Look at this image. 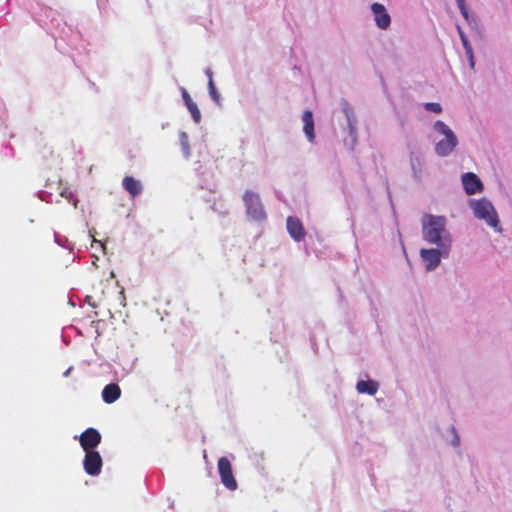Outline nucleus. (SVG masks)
Instances as JSON below:
<instances>
[{"mask_svg":"<svg viewBox=\"0 0 512 512\" xmlns=\"http://www.w3.org/2000/svg\"><path fill=\"white\" fill-rule=\"evenodd\" d=\"M422 232L427 242L443 249L444 257H448L451 247V237L446 229V218L444 216L426 215L423 219Z\"/></svg>","mask_w":512,"mask_h":512,"instance_id":"nucleus-1","label":"nucleus"},{"mask_svg":"<svg viewBox=\"0 0 512 512\" xmlns=\"http://www.w3.org/2000/svg\"><path fill=\"white\" fill-rule=\"evenodd\" d=\"M475 217L484 220L489 226L500 231L498 214L492 203L487 199L477 200L473 204Z\"/></svg>","mask_w":512,"mask_h":512,"instance_id":"nucleus-2","label":"nucleus"},{"mask_svg":"<svg viewBox=\"0 0 512 512\" xmlns=\"http://www.w3.org/2000/svg\"><path fill=\"white\" fill-rule=\"evenodd\" d=\"M246 212L253 220L261 221L266 218L264 207L257 193L247 190L243 195Z\"/></svg>","mask_w":512,"mask_h":512,"instance_id":"nucleus-3","label":"nucleus"},{"mask_svg":"<svg viewBox=\"0 0 512 512\" xmlns=\"http://www.w3.org/2000/svg\"><path fill=\"white\" fill-rule=\"evenodd\" d=\"M218 472L222 484L229 490L234 491L237 489V481L234 478L232 467L227 457H221L218 460Z\"/></svg>","mask_w":512,"mask_h":512,"instance_id":"nucleus-4","label":"nucleus"},{"mask_svg":"<svg viewBox=\"0 0 512 512\" xmlns=\"http://www.w3.org/2000/svg\"><path fill=\"white\" fill-rule=\"evenodd\" d=\"M102 457L97 451H85L83 460L84 471L90 476H98L102 469Z\"/></svg>","mask_w":512,"mask_h":512,"instance_id":"nucleus-5","label":"nucleus"},{"mask_svg":"<svg viewBox=\"0 0 512 512\" xmlns=\"http://www.w3.org/2000/svg\"><path fill=\"white\" fill-rule=\"evenodd\" d=\"M101 434L95 428H87L79 436L80 446L84 451H94L101 442Z\"/></svg>","mask_w":512,"mask_h":512,"instance_id":"nucleus-6","label":"nucleus"},{"mask_svg":"<svg viewBox=\"0 0 512 512\" xmlns=\"http://www.w3.org/2000/svg\"><path fill=\"white\" fill-rule=\"evenodd\" d=\"M420 254L429 271L435 269L440 264L441 257H444L443 249L441 248L422 249Z\"/></svg>","mask_w":512,"mask_h":512,"instance_id":"nucleus-7","label":"nucleus"},{"mask_svg":"<svg viewBox=\"0 0 512 512\" xmlns=\"http://www.w3.org/2000/svg\"><path fill=\"white\" fill-rule=\"evenodd\" d=\"M287 231L290 236L297 242L302 241L306 236V231L300 219L289 216L286 220Z\"/></svg>","mask_w":512,"mask_h":512,"instance_id":"nucleus-8","label":"nucleus"},{"mask_svg":"<svg viewBox=\"0 0 512 512\" xmlns=\"http://www.w3.org/2000/svg\"><path fill=\"white\" fill-rule=\"evenodd\" d=\"M371 9L374 14L377 26L383 30L387 29L390 26L391 18L390 15L387 13L384 5L380 3H374L372 4Z\"/></svg>","mask_w":512,"mask_h":512,"instance_id":"nucleus-9","label":"nucleus"},{"mask_svg":"<svg viewBox=\"0 0 512 512\" xmlns=\"http://www.w3.org/2000/svg\"><path fill=\"white\" fill-rule=\"evenodd\" d=\"M462 183H463L465 192L468 195H473L477 192H480L483 188V185H482V182L480 181V179L476 176V174H474L472 172L463 174Z\"/></svg>","mask_w":512,"mask_h":512,"instance_id":"nucleus-10","label":"nucleus"},{"mask_svg":"<svg viewBox=\"0 0 512 512\" xmlns=\"http://www.w3.org/2000/svg\"><path fill=\"white\" fill-rule=\"evenodd\" d=\"M457 144H458V139H457L456 135L445 137L444 139H442L436 143L435 152L439 156H442V157L447 156L454 150V148L457 146Z\"/></svg>","mask_w":512,"mask_h":512,"instance_id":"nucleus-11","label":"nucleus"},{"mask_svg":"<svg viewBox=\"0 0 512 512\" xmlns=\"http://www.w3.org/2000/svg\"><path fill=\"white\" fill-rule=\"evenodd\" d=\"M120 396L121 389L116 383H110L106 385L102 391V399L107 404L114 403L120 398Z\"/></svg>","mask_w":512,"mask_h":512,"instance_id":"nucleus-12","label":"nucleus"},{"mask_svg":"<svg viewBox=\"0 0 512 512\" xmlns=\"http://www.w3.org/2000/svg\"><path fill=\"white\" fill-rule=\"evenodd\" d=\"M181 93L185 105L189 112L191 113L194 122L199 123L201 121V113L200 110L198 109L197 104L191 99L189 93L185 88H181Z\"/></svg>","mask_w":512,"mask_h":512,"instance_id":"nucleus-13","label":"nucleus"},{"mask_svg":"<svg viewBox=\"0 0 512 512\" xmlns=\"http://www.w3.org/2000/svg\"><path fill=\"white\" fill-rule=\"evenodd\" d=\"M303 120V131L305 135L307 136L308 140L310 142H313L315 139V133H314V120H313V114L310 110H306L303 113L302 116Z\"/></svg>","mask_w":512,"mask_h":512,"instance_id":"nucleus-14","label":"nucleus"},{"mask_svg":"<svg viewBox=\"0 0 512 512\" xmlns=\"http://www.w3.org/2000/svg\"><path fill=\"white\" fill-rule=\"evenodd\" d=\"M122 186L132 197L137 196L142 191L140 181L132 176H125L122 181Z\"/></svg>","mask_w":512,"mask_h":512,"instance_id":"nucleus-15","label":"nucleus"},{"mask_svg":"<svg viewBox=\"0 0 512 512\" xmlns=\"http://www.w3.org/2000/svg\"><path fill=\"white\" fill-rule=\"evenodd\" d=\"M356 388L359 393H367L369 395H375L378 390V384L371 380H368V381L361 380L357 383Z\"/></svg>","mask_w":512,"mask_h":512,"instance_id":"nucleus-16","label":"nucleus"},{"mask_svg":"<svg viewBox=\"0 0 512 512\" xmlns=\"http://www.w3.org/2000/svg\"><path fill=\"white\" fill-rule=\"evenodd\" d=\"M434 129L443 134L445 137L455 135L454 132L442 121H436L434 124Z\"/></svg>","mask_w":512,"mask_h":512,"instance_id":"nucleus-17","label":"nucleus"},{"mask_svg":"<svg viewBox=\"0 0 512 512\" xmlns=\"http://www.w3.org/2000/svg\"><path fill=\"white\" fill-rule=\"evenodd\" d=\"M458 33H459V36H460V39L463 44L465 52L470 53V49H472V46H471L467 36L465 35V33L462 31V29L460 27H458Z\"/></svg>","mask_w":512,"mask_h":512,"instance_id":"nucleus-18","label":"nucleus"},{"mask_svg":"<svg viewBox=\"0 0 512 512\" xmlns=\"http://www.w3.org/2000/svg\"><path fill=\"white\" fill-rule=\"evenodd\" d=\"M209 76V83H208V86H209V92H210V95L211 97L213 98V100H215L216 102H218L220 96H219V93L217 92L215 86H214V82L212 80V75L211 73L208 74Z\"/></svg>","mask_w":512,"mask_h":512,"instance_id":"nucleus-19","label":"nucleus"},{"mask_svg":"<svg viewBox=\"0 0 512 512\" xmlns=\"http://www.w3.org/2000/svg\"><path fill=\"white\" fill-rule=\"evenodd\" d=\"M180 142H181L182 149H183L185 156H189V154H190L189 148L190 147H189V142H188V136L185 132H182L180 134Z\"/></svg>","mask_w":512,"mask_h":512,"instance_id":"nucleus-20","label":"nucleus"},{"mask_svg":"<svg viewBox=\"0 0 512 512\" xmlns=\"http://www.w3.org/2000/svg\"><path fill=\"white\" fill-rule=\"evenodd\" d=\"M427 111H431L433 113L439 114L442 112V107L439 103L436 102H428L424 105Z\"/></svg>","mask_w":512,"mask_h":512,"instance_id":"nucleus-21","label":"nucleus"},{"mask_svg":"<svg viewBox=\"0 0 512 512\" xmlns=\"http://www.w3.org/2000/svg\"><path fill=\"white\" fill-rule=\"evenodd\" d=\"M458 8L460 9L462 15L467 19L468 18V12L465 5V0H456Z\"/></svg>","mask_w":512,"mask_h":512,"instance_id":"nucleus-22","label":"nucleus"},{"mask_svg":"<svg viewBox=\"0 0 512 512\" xmlns=\"http://www.w3.org/2000/svg\"><path fill=\"white\" fill-rule=\"evenodd\" d=\"M465 54H466V56H467V58L469 60L470 67L474 68L475 61H474L473 49H470V53L465 52Z\"/></svg>","mask_w":512,"mask_h":512,"instance_id":"nucleus-23","label":"nucleus"}]
</instances>
